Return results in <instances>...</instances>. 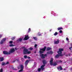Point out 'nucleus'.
<instances>
[{
    "label": "nucleus",
    "instance_id": "38",
    "mask_svg": "<svg viewBox=\"0 0 72 72\" xmlns=\"http://www.w3.org/2000/svg\"><path fill=\"white\" fill-rule=\"evenodd\" d=\"M12 42H13V41H10L9 42L10 44H12Z\"/></svg>",
    "mask_w": 72,
    "mask_h": 72
},
{
    "label": "nucleus",
    "instance_id": "9",
    "mask_svg": "<svg viewBox=\"0 0 72 72\" xmlns=\"http://www.w3.org/2000/svg\"><path fill=\"white\" fill-rule=\"evenodd\" d=\"M25 37L24 39V40H27L29 39V37H28V35L25 36Z\"/></svg>",
    "mask_w": 72,
    "mask_h": 72
},
{
    "label": "nucleus",
    "instance_id": "35",
    "mask_svg": "<svg viewBox=\"0 0 72 72\" xmlns=\"http://www.w3.org/2000/svg\"><path fill=\"white\" fill-rule=\"evenodd\" d=\"M66 40H67V41H68L69 40V39H68V37H67L66 38Z\"/></svg>",
    "mask_w": 72,
    "mask_h": 72
},
{
    "label": "nucleus",
    "instance_id": "32",
    "mask_svg": "<svg viewBox=\"0 0 72 72\" xmlns=\"http://www.w3.org/2000/svg\"><path fill=\"white\" fill-rule=\"evenodd\" d=\"M58 63H62V61L61 60H58Z\"/></svg>",
    "mask_w": 72,
    "mask_h": 72
},
{
    "label": "nucleus",
    "instance_id": "41",
    "mask_svg": "<svg viewBox=\"0 0 72 72\" xmlns=\"http://www.w3.org/2000/svg\"><path fill=\"white\" fill-rule=\"evenodd\" d=\"M15 50H18V48H15Z\"/></svg>",
    "mask_w": 72,
    "mask_h": 72
},
{
    "label": "nucleus",
    "instance_id": "4",
    "mask_svg": "<svg viewBox=\"0 0 72 72\" xmlns=\"http://www.w3.org/2000/svg\"><path fill=\"white\" fill-rule=\"evenodd\" d=\"M28 51L27 49L25 48L24 50V54H30L31 53L30 51Z\"/></svg>",
    "mask_w": 72,
    "mask_h": 72
},
{
    "label": "nucleus",
    "instance_id": "14",
    "mask_svg": "<svg viewBox=\"0 0 72 72\" xmlns=\"http://www.w3.org/2000/svg\"><path fill=\"white\" fill-rule=\"evenodd\" d=\"M45 65H42L41 66L40 68V69H41V70H43L44 69V67L45 66Z\"/></svg>",
    "mask_w": 72,
    "mask_h": 72
},
{
    "label": "nucleus",
    "instance_id": "2",
    "mask_svg": "<svg viewBox=\"0 0 72 72\" xmlns=\"http://www.w3.org/2000/svg\"><path fill=\"white\" fill-rule=\"evenodd\" d=\"M53 58H51V60L50 61V65L51 66V65H53V66H56V65H57V63L55 62H54L53 64Z\"/></svg>",
    "mask_w": 72,
    "mask_h": 72
},
{
    "label": "nucleus",
    "instance_id": "10",
    "mask_svg": "<svg viewBox=\"0 0 72 72\" xmlns=\"http://www.w3.org/2000/svg\"><path fill=\"white\" fill-rule=\"evenodd\" d=\"M3 53L4 54H6V55H8V54H10L9 52H8L7 51H4L3 52Z\"/></svg>",
    "mask_w": 72,
    "mask_h": 72
},
{
    "label": "nucleus",
    "instance_id": "36",
    "mask_svg": "<svg viewBox=\"0 0 72 72\" xmlns=\"http://www.w3.org/2000/svg\"><path fill=\"white\" fill-rule=\"evenodd\" d=\"M60 33H62V31L61 30H60L59 31Z\"/></svg>",
    "mask_w": 72,
    "mask_h": 72
},
{
    "label": "nucleus",
    "instance_id": "18",
    "mask_svg": "<svg viewBox=\"0 0 72 72\" xmlns=\"http://www.w3.org/2000/svg\"><path fill=\"white\" fill-rule=\"evenodd\" d=\"M4 60V58L3 57H0V61L2 62V61H3Z\"/></svg>",
    "mask_w": 72,
    "mask_h": 72
},
{
    "label": "nucleus",
    "instance_id": "29",
    "mask_svg": "<svg viewBox=\"0 0 72 72\" xmlns=\"http://www.w3.org/2000/svg\"><path fill=\"white\" fill-rule=\"evenodd\" d=\"M24 58H25V59H26V58H27V56L26 55H24Z\"/></svg>",
    "mask_w": 72,
    "mask_h": 72
},
{
    "label": "nucleus",
    "instance_id": "1",
    "mask_svg": "<svg viewBox=\"0 0 72 72\" xmlns=\"http://www.w3.org/2000/svg\"><path fill=\"white\" fill-rule=\"evenodd\" d=\"M63 48H60L58 49L59 51H57V53L59 54L57 55H56L55 56V58H59V56H60L61 57H62V56H63L64 55H65L66 54L65 53H64V55L62 54V52L63 51Z\"/></svg>",
    "mask_w": 72,
    "mask_h": 72
},
{
    "label": "nucleus",
    "instance_id": "5",
    "mask_svg": "<svg viewBox=\"0 0 72 72\" xmlns=\"http://www.w3.org/2000/svg\"><path fill=\"white\" fill-rule=\"evenodd\" d=\"M21 70H19V72H22L23 71V68H24V67L22 65H21L20 66Z\"/></svg>",
    "mask_w": 72,
    "mask_h": 72
},
{
    "label": "nucleus",
    "instance_id": "43",
    "mask_svg": "<svg viewBox=\"0 0 72 72\" xmlns=\"http://www.w3.org/2000/svg\"><path fill=\"white\" fill-rule=\"evenodd\" d=\"M15 61H16V60H14V61H13V63H14V62H15Z\"/></svg>",
    "mask_w": 72,
    "mask_h": 72
},
{
    "label": "nucleus",
    "instance_id": "45",
    "mask_svg": "<svg viewBox=\"0 0 72 72\" xmlns=\"http://www.w3.org/2000/svg\"><path fill=\"white\" fill-rule=\"evenodd\" d=\"M66 56H68V55H66Z\"/></svg>",
    "mask_w": 72,
    "mask_h": 72
},
{
    "label": "nucleus",
    "instance_id": "20",
    "mask_svg": "<svg viewBox=\"0 0 72 72\" xmlns=\"http://www.w3.org/2000/svg\"><path fill=\"white\" fill-rule=\"evenodd\" d=\"M2 66H4V65H5V63L3 62H2L1 64Z\"/></svg>",
    "mask_w": 72,
    "mask_h": 72
},
{
    "label": "nucleus",
    "instance_id": "28",
    "mask_svg": "<svg viewBox=\"0 0 72 72\" xmlns=\"http://www.w3.org/2000/svg\"><path fill=\"white\" fill-rule=\"evenodd\" d=\"M37 45L36 44L35 45L34 47L35 48H37L36 47H37Z\"/></svg>",
    "mask_w": 72,
    "mask_h": 72
},
{
    "label": "nucleus",
    "instance_id": "13",
    "mask_svg": "<svg viewBox=\"0 0 72 72\" xmlns=\"http://www.w3.org/2000/svg\"><path fill=\"white\" fill-rule=\"evenodd\" d=\"M29 61H30V60H28L26 61L25 63V64L26 66L27 65V64H28V62H29Z\"/></svg>",
    "mask_w": 72,
    "mask_h": 72
},
{
    "label": "nucleus",
    "instance_id": "3",
    "mask_svg": "<svg viewBox=\"0 0 72 72\" xmlns=\"http://www.w3.org/2000/svg\"><path fill=\"white\" fill-rule=\"evenodd\" d=\"M46 48V47H44L43 48H40V51H39L40 53V54L43 53H44V51H45Z\"/></svg>",
    "mask_w": 72,
    "mask_h": 72
},
{
    "label": "nucleus",
    "instance_id": "25",
    "mask_svg": "<svg viewBox=\"0 0 72 72\" xmlns=\"http://www.w3.org/2000/svg\"><path fill=\"white\" fill-rule=\"evenodd\" d=\"M9 46L10 47H12V46H14V45L13 44H10V45Z\"/></svg>",
    "mask_w": 72,
    "mask_h": 72
},
{
    "label": "nucleus",
    "instance_id": "24",
    "mask_svg": "<svg viewBox=\"0 0 72 72\" xmlns=\"http://www.w3.org/2000/svg\"><path fill=\"white\" fill-rule=\"evenodd\" d=\"M9 64V62H7L6 63H5V65H6V64Z\"/></svg>",
    "mask_w": 72,
    "mask_h": 72
},
{
    "label": "nucleus",
    "instance_id": "11",
    "mask_svg": "<svg viewBox=\"0 0 72 72\" xmlns=\"http://www.w3.org/2000/svg\"><path fill=\"white\" fill-rule=\"evenodd\" d=\"M53 52L52 51H48L47 52V54L48 55H49L50 54H53Z\"/></svg>",
    "mask_w": 72,
    "mask_h": 72
},
{
    "label": "nucleus",
    "instance_id": "30",
    "mask_svg": "<svg viewBox=\"0 0 72 72\" xmlns=\"http://www.w3.org/2000/svg\"><path fill=\"white\" fill-rule=\"evenodd\" d=\"M12 69H13V70H14V71H17V69L15 68H12Z\"/></svg>",
    "mask_w": 72,
    "mask_h": 72
},
{
    "label": "nucleus",
    "instance_id": "21",
    "mask_svg": "<svg viewBox=\"0 0 72 72\" xmlns=\"http://www.w3.org/2000/svg\"><path fill=\"white\" fill-rule=\"evenodd\" d=\"M33 38L35 40H37V38L36 37H33Z\"/></svg>",
    "mask_w": 72,
    "mask_h": 72
},
{
    "label": "nucleus",
    "instance_id": "46",
    "mask_svg": "<svg viewBox=\"0 0 72 72\" xmlns=\"http://www.w3.org/2000/svg\"><path fill=\"white\" fill-rule=\"evenodd\" d=\"M34 53H36V51H35V52H34Z\"/></svg>",
    "mask_w": 72,
    "mask_h": 72
},
{
    "label": "nucleus",
    "instance_id": "8",
    "mask_svg": "<svg viewBox=\"0 0 72 72\" xmlns=\"http://www.w3.org/2000/svg\"><path fill=\"white\" fill-rule=\"evenodd\" d=\"M6 40V39L4 38L1 41V42H0V44H3V43H4V42H5V40Z\"/></svg>",
    "mask_w": 72,
    "mask_h": 72
},
{
    "label": "nucleus",
    "instance_id": "23",
    "mask_svg": "<svg viewBox=\"0 0 72 72\" xmlns=\"http://www.w3.org/2000/svg\"><path fill=\"white\" fill-rule=\"evenodd\" d=\"M21 60L22 62H24V59L23 58H21Z\"/></svg>",
    "mask_w": 72,
    "mask_h": 72
},
{
    "label": "nucleus",
    "instance_id": "44",
    "mask_svg": "<svg viewBox=\"0 0 72 72\" xmlns=\"http://www.w3.org/2000/svg\"><path fill=\"white\" fill-rule=\"evenodd\" d=\"M39 36H41V34H39Z\"/></svg>",
    "mask_w": 72,
    "mask_h": 72
},
{
    "label": "nucleus",
    "instance_id": "47",
    "mask_svg": "<svg viewBox=\"0 0 72 72\" xmlns=\"http://www.w3.org/2000/svg\"><path fill=\"white\" fill-rule=\"evenodd\" d=\"M51 31V30H50V31Z\"/></svg>",
    "mask_w": 72,
    "mask_h": 72
},
{
    "label": "nucleus",
    "instance_id": "6",
    "mask_svg": "<svg viewBox=\"0 0 72 72\" xmlns=\"http://www.w3.org/2000/svg\"><path fill=\"white\" fill-rule=\"evenodd\" d=\"M15 51V50L14 48H12L10 49L9 53H10V54H11V53H14Z\"/></svg>",
    "mask_w": 72,
    "mask_h": 72
},
{
    "label": "nucleus",
    "instance_id": "37",
    "mask_svg": "<svg viewBox=\"0 0 72 72\" xmlns=\"http://www.w3.org/2000/svg\"><path fill=\"white\" fill-rule=\"evenodd\" d=\"M56 62L57 63H59V60H57Z\"/></svg>",
    "mask_w": 72,
    "mask_h": 72
},
{
    "label": "nucleus",
    "instance_id": "40",
    "mask_svg": "<svg viewBox=\"0 0 72 72\" xmlns=\"http://www.w3.org/2000/svg\"><path fill=\"white\" fill-rule=\"evenodd\" d=\"M27 58L28 59H30V58H31V57H28Z\"/></svg>",
    "mask_w": 72,
    "mask_h": 72
},
{
    "label": "nucleus",
    "instance_id": "17",
    "mask_svg": "<svg viewBox=\"0 0 72 72\" xmlns=\"http://www.w3.org/2000/svg\"><path fill=\"white\" fill-rule=\"evenodd\" d=\"M51 48H47L46 50L47 51H49V50H51Z\"/></svg>",
    "mask_w": 72,
    "mask_h": 72
},
{
    "label": "nucleus",
    "instance_id": "16",
    "mask_svg": "<svg viewBox=\"0 0 72 72\" xmlns=\"http://www.w3.org/2000/svg\"><path fill=\"white\" fill-rule=\"evenodd\" d=\"M57 69H58V70H59V69H60V70H62V67L60 66V67H58Z\"/></svg>",
    "mask_w": 72,
    "mask_h": 72
},
{
    "label": "nucleus",
    "instance_id": "48",
    "mask_svg": "<svg viewBox=\"0 0 72 72\" xmlns=\"http://www.w3.org/2000/svg\"><path fill=\"white\" fill-rule=\"evenodd\" d=\"M10 72H12V71H10Z\"/></svg>",
    "mask_w": 72,
    "mask_h": 72
},
{
    "label": "nucleus",
    "instance_id": "26",
    "mask_svg": "<svg viewBox=\"0 0 72 72\" xmlns=\"http://www.w3.org/2000/svg\"><path fill=\"white\" fill-rule=\"evenodd\" d=\"M58 34V33L57 32H55V33L54 34V35L55 36H56V35H57Z\"/></svg>",
    "mask_w": 72,
    "mask_h": 72
},
{
    "label": "nucleus",
    "instance_id": "15",
    "mask_svg": "<svg viewBox=\"0 0 72 72\" xmlns=\"http://www.w3.org/2000/svg\"><path fill=\"white\" fill-rule=\"evenodd\" d=\"M47 63V62H46V60H43V64H46Z\"/></svg>",
    "mask_w": 72,
    "mask_h": 72
},
{
    "label": "nucleus",
    "instance_id": "34",
    "mask_svg": "<svg viewBox=\"0 0 72 72\" xmlns=\"http://www.w3.org/2000/svg\"><path fill=\"white\" fill-rule=\"evenodd\" d=\"M0 72H3V69H1L0 70Z\"/></svg>",
    "mask_w": 72,
    "mask_h": 72
},
{
    "label": "nucleus",
    "instance_id": "22",
    "mask_svg": "<svg viewBox=\"0 0 72 72\" xmlns=\"http://www.w3.org/2000/svg\"><path fill=\"white\" fill-rule=\"evenodd\" d=\"M58 30H62V28H57Z\"/></svg>",
    "mask_w": 72,
    "mask_h": 72
},
{
    "label": "nucleus",
    "instance_id": "50",
    "mask_svg": "<svg viewBox=\"0 0 72 72\" xmlns=\"http://www.w3.org/2000/svg\"><path fill=\"white\" fill-rule=\"evenodd\" d=\"M35 63H34V64H35Z\"/></svg>",
    "mask_w": 72,
    "mask_h": 72
},
{
    "label": "nucleus",
    "instance_id": "42",
    "mask_svg": "<svg viewBox=\"0 0 72 72\" xmlns=\"http://www.w3.org/2000/svg\"><path fill=\"white\" fill-rule=\"evenodd\" d=\"M1 37H2V35H0V38Z\"/></svg>",
    "mask_w": 72,
    "mask_h": 72
},
{
    "label": "nucleus",
    "instance_id": "33",
    "mask_svg": "<svg viewBox=\"0 0 72 72\" xmlns=\"http://www.w3.org/2000/svg\"><path fill=\"white\" fill-rule=\"evenodd\" d=\"M15 37H14L12 38V40H14V39H15Z\"/></svg>",
    "mask_w": 72,
    "mask_h": 72
},
{
    "label": "nucleus",
    "instance_id": "39",
    "mask_svg": "<svg viewBox=\"0 0 72 72\" xmlns=\"http://www.w3.org/2000/svg\"><path fill=\"white\" fill-rule=\"evenodd\" d=\"M30 31H31V29L29 28L28 29V32H29Z\"/></svg>",
    "mask_w": 72,
    "mask_h": 72
},
{
    "label": "nucleus",
    "instance_id": "31",
    "mask_svg": "<svg viewBox=\"0 0 72 72\" xmlns=\"http://www.w3.org/2000/svg\"><path fill=\"white\" fill-rule=\"evenodd\" d=\"M38 71V72H40V71H41V69L40 68H39Z\"/></svg>",
    "mask_w": 72,
    "mask_h": 72
},
{
    "label": "nucleus",
    "instance_id": "19",
    "mask_svg": "<svg viewBox=\"0 0 72 72\" xmlns=\"http://www.w3.org/2000/svg\"><path fill=\"white\" fill-rule=\"evenodd\" d=\"M22 39L21 38H19V39L17 40L18 41H22Z\"/></svg>",
    "mask_w": 72,
    "mask_h": 72
},
{
    "label": "nucleus",
    "instance_id": "7",
    "mask_svg": "<svg viewBox=\"0 0 72 72\" xmlns=\"http://www.w3.org/2000/svg\"><path fill=\"white\" fill-rule=\"evenodd\" d=\"M47 54H42L40 55V56L42 58H45V57H47L48 56Z\"/></svg>",
    "mask_w": 72,
    "mask_h": 72
},
{
    "label": "nucleus",
    "instance_id": "12",
    "mask_svg": "<svg viewBox=\"0 0 72 72\" xmlns=\"http://www.w3.org/2000/svg\"><path fill=\"white\" fill-rule=\"evenodd\" d=\"M59 39H58L57 41H55L54 44H59Z\"/></svg>",
    "mask_w": 72,
    "mask_h": 72
},
{
    "label": "nucleus",
    "instance_id": "27",
    "mask_svg": "<svg viewBox=\"0 0 72 72\" xmlns=\"http://www.w3.org/2000/svg\"><path fill=\"white\" fill-rule=\"evenodd\" d=\"M33 49V48H29V50H32Z\"/></svg>",
    "mask_w": 72,
    "mask_h": 72
},
{
    "label": "nucleus",
    "instance_id": "49",
    "mask_svg": "<svg viewBox=\"0 0 72 72\" xmlns=\"http://www.w3.org/2000/svg\"><path fill=\"white\" fill-rule=\"evenodd\" d=\"M18 69H19V68H18Z\"/></svg>",
    "mask_w": 72,
    "mask_h": 72
}]
</instances>
